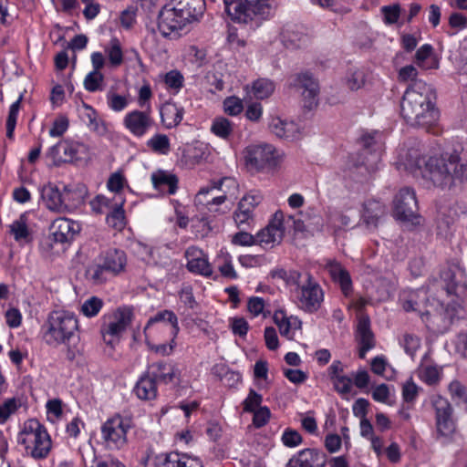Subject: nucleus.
<instances>
[{
	"label": "nucleus",
	"instance_id": "f257e3e1",
	"mask_svg": "<svg viewBox=\"0 0 467 467\" xmlns=\"http://www.w3.org/2000/svg\"><path fill=\"white\" fill-rule=\"evenodd\" d=\"M421 145L402 148L400 151L399 165L414 175H420L434 187L450 190L460 182V176L450 159L449 152L422 155Z\"/></svg>",
	"mask_w": 467,
	"mask_h": 467
},
{
	"label": "nucleus",
	"instance_id": "f03ea898",
	"mask_svg": "<svg viewBox=\"0 0 467 467\" xmlns=\"http://www.w3.org/2000/svg\"><path fill=\"white\" fill-rule=\"evenodd\" d=\"M436 95L431 85L415 80L406 89L400 103V113L411 126L429 130L438 119L435 108Z\"/></svg>",
	"mask_w": 467,
	"mask_h": 467
},
{
	"label": "nucleus",
	"instance_id": "7ed1b4c3",
	"mask_svg": "<svg viewBox=\"0 0 467 467\" xmlns=\"http://www.w3.org/2000/svg\"><path fill=\"white\" fill-rule=\"evenodd\" d=\"M425 299L426 292L423 289L411 292L408 299H405L402 303L403 309L407 312H419L421 320L430 330L435 333L445 332L457 316L460 304L454 302L452 304L450 302L445 304L440 299L435 298L431 302L428 299L423 304Z\"/></svg>",
	"mask_w": 467,
	"mask_h": 467
},
{
	"label": "nucleus",
	"instance_id": "20e7f679",
	"mask_svg": "<svg viewBox=\"0 0 467 467\" xmlns=\"http://www.w3.org/2000/svg\"><path fill=\"white\" fill-rule=\"evenodd\" d=\"M204 0H170L159 12L158 28L165 37L178 38L192 22L202 18Z\"/></svg>",
	"mask_w": 467,
	"mask_h": 467
},
{
	"label": "nucleus",
	"instance_id": "39448f33",
	"mask_svg": "<svg viewBox=\"0 0 467 467\" xmlns=\"http://www.w3.org/2000/svg\"><path fill=\"white\" fill-rule=\"evenodd\" d=\"M180 328L176 315L163 310L150 317L144 328L146 343L155 353L170 355Z\"/></svg>",
	"mask_w": 467,
	"mask_h": 467
},
{
	"label": "nucleus",
	"instance_id": "423d86ee",
	"mask_svg": "<svg viewBox=\"0 0 467 467\" xmlns=\"http://www.w3.org/2000/svg\"><path fill=\"white\" fill-rule=\"evenodd\" d=\"M78 320L73 312L54 310L42 326L43 340L52 348L68 345L72 339L78 337Z\"/></svg>",
	"mask_w": 467,
	"mask_h": 467
},
{
	"label": "nucleus",
	"instance_id": "0eeeda50",
	"mask_svg": "<svg viewBox=\"0 0 467 467\" xmlns=\"http://www.w3.org/2000/svg\"><path fill=\"white\" fill-rule=\"evenodd\" d=\"M17 443L34 459L46 458L52 445L46 428L36 419H29L24 422L17 434Z\"/></svg>",
	"mask_w": 467,
	"mask_h": 467
},
{
	"label": "nucleus",
	"instance_id": "6e6552de",
	"mask_svg": "<svg viewBox=\"0 0 467 467\" xmlns=\"http://www.w3.org/2000/svg\"><path fill=\"white\" fill-rule=\"evenodd\" d=\"M243 156L246 167L256 171H275L284 161V153L267 143L248 145Z\"/></svg>",
	"mask_w": 467,
	"mask_h": 467
},
{
	"label": "nucleus",
	"instance_id": "1a4fd4ad",
	"mask_svg": "<svg viewBox=\"0 0 467 467\" xmlns=\"http://www.w3.org/2000/svg\"><path fill=\"white\" fill-rule=\"evenodd\" d=\"M293 278H296L297 283L295 297L298 307L307 313L317 312L324 301L322 287L309 274L302 276L301 274L295 272Z\"/></svg>",
	"mask_w": 467,
	"mask_h": 467
},
{
	"label": "nucleus",
	"instance_id": "9d476101",
	"mask_svg": "<svg viewBox=\"0 0 467 467\" xmlns=\"http://www.w3.org/2000/svg\"><path fill=\"white\" fill-rule=\"evenodd\" d=\"M223 3L227 14L239 23L266 19L271 15L268 0H223Z\"/></svg>",
	"mask_w": 467,
	"mask_h": 467
},
{
	"label": "nucleus",
	"instance_id": "9b49d317",
	"mask_svg": "<svg viewBox=\"0 0 467 467\" xmlns=\"http://www.w3.org/2000/svg\"><path fill=\"white\" fill-rule=\"evenodd\" d=\"M131 420L119 414L108 419L101 426V438L107 448L121 450L128 443L127 433L131 429Z\"/></svg>",
	"mask_w": 467,
	"mask_h": 467
},
{
	"label": "nucleus",
	"instance_id": "f8f14e48",
	"mask_svg": "<svg viewBox=\"0 0 467 467\" xmlns=\"http://www.w3.org/2000/svg\"><path fill=\"white\" fill-rule=\"evenodd\" d=\"M47 155L57 163L80 161L87 159L89 155L88 145L74 140H64L52 146Z\"/></svg>",
	"mask_w": 467,
	"mask_h": 467
},
{
	"label": "nucleus",
	"instance_id": "ddd939ff",
	"mask_svg": "<svg viewBox=\"0 0 467 467\" xmlns=\"http://www.w3.org/2000/svg\"><path fill=\"white\" fill-rule=\"evenodd\" d=\"M394 216L402 222H410L413 224L420 223L418 216V202L415 192L410 188L401 189L395 196Z\"/></svg>",
	"mask_w": 467,
	"mask_h": 467
},
{
	"label": "nucleus",
	"instance_id": "4468645a",
	"mask_svg": "<svg viewBox=\"0 0 467 467\" xmlns=\"http://www.w3.org/2000/svg\"><path fill=\"white\" fill-rule=\"evenodd\" d=\"M132 312L129 308H119L110 317L109 322L101 327L104 342L113 347L119 342V337L130 325Z\"/></svg>",
	"mask_w": 467,
	"mask_h": 467
},
{
	"label": "nucleus",
	"instance_id": "2eb2a0df",
	"mask_svg": "<svg viewBox=\"0 0 467 467\" xmlns=\"http://www.w3.org/2000/svg\"><path fill=\"white\" fill-rule=\"evenodd\" d=\"M289 86L301 93L305 107L312 109L317 104L319 92L318 83L309 72L291 76Z\"/></svg>",
	"mask_w": 467,
	"mask_h": 467
},
{
	"label": "nucleus",
	"instance_id": "dca6fc26",
	"mask_svg": "<svg viewBox=\"0 0 467 467\" xmlns=\"http://www.w3.org/2000/svg\"><path fill=\"white\" fill-rule=\"evenodd\" d=\"M444 283L442 293L454 295L461 300L467 299V279L465 272L458 265H451L441 273Z\"/></svg>",
	"mask_w": 467,
	"mask_h": 467
},
{
	"label": "nucleus",
	"instance_id": "f3484780",
	"mask_svg": "<svg viewBox=\"0 0 467 467\" xmlns=\"http://www.w3.org/2000/svg\"><path fill=\"white\" fill-rule=\"evenodd\" d=\"M285 232V214L277 211L269 223L256 234L257 244L261 246H275L283 240Z\"/></svg>",
	"mask_w": 467,
	"mask_h": 467
},
{
	"label": "nucleus",
	"instance_id": "a211bd4d",
	"mask_svg": "<svg viewBox=\"0 0 467 467\" xmlns=\"http://www.w3.org/2000/svg\"><path fill=\"white\" fill-rule=\"evenodd\" d=\"M234 187L235 182L229 177H223L217 182H212L210 186H206V195L215 190L222 192V194L213 196L212 200L206 202V210L214 215L225 213L226 210L222 205L225 202L230 189Z\"/></svg>",
	"mask_w": 467,
	"mask_h": 467
},
{
	"label": "nucleus",
	"instance_id": "6ab92c4d",
	"mask_svg": "<svg viewBox=\"0 0 467 467\" xmlns=\"http://www.w3.org/2000/svg\"><path fill=\"white\" fill-rule=\"evenodd\" d=\"M360 140L364 148L363 154H366V152L371 154V161L368 160L364 165L368 172H373L378 168V163L380 161L381 153L384 150L383 134L379 130H373L363 134Z\"/></svg>",
	"mask_w": 467,
	"mask_h": 467
},
{
	"label": "nucleus",
	"instance_id": "aec40b11",
	"mask_svg": "<svg viewBox=\"0 0 467 467\" xmlns=\"http://www.w3.org/2000/svg\"><path fill=\"white\" fill-rule=\"evenodd\" d=\"M431 404L436 413V425L438 431L444 435H450L454 431L455 425L451 417L452 409L449 401L441 396L431 398Z\"/></svg>",
	"mask_w": 467,
	"mask_h": 467
},
{
	"label": "nucleus",
	"instance_id": "412c9836",
	"mask_svg": "<svg viewBox=\"0 0 467 467\" xmlns=\"http://www.w3.org/2000/svg\"><path fill=\"white\" fill-rule=\"evenodd\" d=\"M154 120L148 110L134 109L123 118V126L135 137H143L153 126Z\"/></svg>",
	"mask_w": 467,
	"mask_h": 467
},
{
	"label": "nucleus",
	"instance_id": "4be33fe9",
	"mask_svg": "<svg viewBox=\"0 0 467 467\" xmlns=\"http://www.w3.org/2000/svg\"><path fill=\"white\" fill-rule=\"evenodd\" d=\"M326 454L317 449H304L294 455L285 467H325Z\"/></svg>",
	"mask_w": 467,
	"mask_h": 467
},
{
	"label": "nucleus",
	"instance_id": "5701e85b",
	"mask_svg": "<svg viewBox=\"0 0 467 467\" xmlns=\"http://www.w3.org/2000/svg\"><path fill=\"white\" fill-rule=\"evenodd\" d=\"M51 227L55 242L60 244L71 241L80 231V225L78 222L65 217L54 220Z\"/></svg>",
	"mask_w": 467,
	"mask_h": 467
},
{
	"label": "nucleus",
	"instance_id": "b1692460",
	"mask_svg": "<svg viewBox=\"0 0 467 467\" xmlns=\"http://www.w3.org/2000/svg\"><path fill=\"white\" fill-rule=\"evenodd\" d=\"M332 279L337 282L345 296L352 290V281L349 273L334 259H326L324 265Z\"/></svg>",
	"mask_w": 467,
	"mask_h": 467
},
{
	"label": "nucleus",
	"instance_id": "393cba45",
	"mask_svg": "<svg viewBox=\"0 0 467 467\" xmlns=\"http://www.w3.org/2000/svg\"><path fill=\"white\" fill-rule=\"evenodd\" d=\"M357 338L360 345L359 358H365L367 352L375 347L374 335L370 329V320L367 316H361L358 318Z\"/></svg>",
	"mask_w": 467,
	"mask_h": 467
},
{
	"label": "nucleus",
	"instance_id": "a878e982",
	"mask_svg": "<svg viewBox=\"0 0 467 467\" xmlns=\"http://www.w3.org/2000/svg\"><path fill=\"white\" fill-rule=\"evenodd\" d=\"M258 202L259 201L253 195H246L241 199L238 209L234 213V220L238 228L244 229L245 225H250L253 221V210Z\"/></svg>",
	"mask_w": 467,
	"mask_h": 467
},
{
	"label": "nucleus",
	"instance_id": "bb28decb",
	"mask_svg": "<svg viewBox=\"0 0 467 467\" xmlns=\"http://www.w3.org/2000/svg\"><path fill=\"white\" fill-rule=\"evenodd\" d=\"M274 322L278 327L281 336L289 340L294 339L296 330L301 328V321L294 316H287L283 310H277L274 314Z\"/></svg>",
	"mask_w": 467,
	"mask_h": 467
},
{
	"label": "nucleus",
	"instance_id": "cd10ccee",
	"mask_svg": "<svg viewBox=\"0 0 467 467\" xmlns=\"http://www.w3.org/2000/svg\"><path fill=\"white\" fill-rule=\"evenodd\" d=\"M147 372L157 381L168 384L173 382L179 377L178 368L171 363L156 362L148 367Z\"/></svg>",
	"mask_w": 467,
	"mask_h": 467
},
{
	"label": "nucleus",
	"instance_id": "c85d7f7f",
	"mask_svg": "<svg viewBox=\"0 0 467 467\" xmlns=\"http://www.w3.org/2000/svg\"><path fill=\"white\" fill-rule=\"evenodd\" d=\"M350 218L347 214H344L337 210L328 208L326 213L325 223L321 219H317L315 225L318 231H322L326 223L327 227L332 230L334 233L348 226L350 224Z\"/></svg>",
	"mask_w": 467,
	"mask_h": 467
},
{
	"label": "nucleus",
	"instance_id": "c756f323",
	"mask_svg": "<svg viewBox=\"0 0 467 467\" xmlns=\"http://www.w3.org/2000/svg\"><path fill=\"white\" fill-rule=\"evenodd\" d=\"M87 195V189L84 185L65 186L63 191V202L65 213L72 212L79 207Z\"/></svg>",
	"mask_w": 467,
	"mask_h": 467
},
{
	"label": "nucleus",
	"instance_id": "7c9ffc66",
	"mask_svg": "<svg viewBox=\"0 0 467 467\" xmlns=\"http://www.w3.org/2000/svg\"><path fill=\"white\" fill-rule=\"evenodd\" d=\"M104 268L112 275L122 272L127 264L126 254L122 250L109 249L101 256Z\"/></svg>",
	"mask_w": 467,
	"mask_h": 467
},
{
	"label": "nucleus",
	"instance_id": "2f4dec72",
	"mask_svg": "<svg viewBox=\"0 0 467 467\" xmlns=\"http://www.w3.org/2000/svg\"><path fill=\"white\" fill-rule=\"evenodd\" d=\"M270 131L279 138L294 139L299 132L298 125L292 121L273 117L269 122Z\"/></svg>",
	"mask_w": 467,
	"mask_h": 467
},
{
	"label": "nucleus",
	"instance_id": "473e14b6",
	"mask_svg": "<svg viewBox=\"0 0 467 467\" xmlns=\"http://www.w3.org/2000/svg\"><path fill=\"white\" fill-rule=\"evenodd\" d=\"M133 392L141 400H152L158 394L157 383L146 371L137 381Z\"/></svg>",
	"mask_w": 467,
	"mask_h": 467
},
{
	"label": "nucleus",
	"instance_id": "72a5a7b5",
	"mask_svg": "<svg viewBox=\"0 0 467 467\" xmlns=\"http://www.w3.org/2000/svg\"><path fill=\"white\" fill-rule=\"evenodd\" d=\"M41 197L48 210L65 213L63 192H60L57 186L53 184L44 186L41 191Z\"/></svg>",
	"mask_w": 467,
	"mask_h": 467
},
{
	"label": "nucleus",
	"instance_id": "f704fd0d",
	"mask_svg": "<svg viewBox=\"0 0 467 467\" xmlns=\"http://www.w3.org/2000/svg\"><path fill=\"white\" fill-rule=\"evenodd\" d=\"M151 182L155 189L174 194L177 190L178 178L166 171L159 170L151 174Z\"/></svg>",
	"mask_w": 467,
	"mask_h": 467
},
{
	"label": "nucleus",
	"instance_id": "c9c22d12",
	"mask_svg": "<svg viewBox=\"0 0 467 467\" xmlns=\"http://www.w3.org/2000/svg\"><path fill=\"white\" fill-rule=\"evenodd\" d=\"M82 109L81 117L89 130L99 136H104L108 132V128L105 122L99 118L97 111L91 106L85 103Z\"/></svg>",
	"mask_w": 467,
	"mask_h": 467
},
{
	"label": "nucleus",
	"instance_id": "e433bc0d",
	"mask_svg": "<svg viewBox=\"0 0 467 467\" xmlns=\"http://www.w3.org/2000/svg\"><path fill=\"white\" fill-rule=\"evenodd\" d=\"M385 213V206L381 202L370 200L364 203L362 218L368 227H376Z\"/></svg>",
	"mask_w": 467,
	"mask_h": 467
},
{
	"label": "nucleus",
	"instance_id": "4c0bfd02",
	"mask_svg": "<svg viewBox=\"0 0 467 467\" xmlns=\"http://www.w3.org/2000/svg\"><path fill=\"white\" fill-rule=\"evenodd\" d=\"M397 287V280L394 276H381L375 283L376 296L379 302L389 300Z\"/></svg>",
	"mask_w": 467,
	"mask_h": 467
},
{
	"label": "nucleus",
	"instance_id": "58836bf2",
	"mask_svg": "<svg viewBox=\"0 0 467 467\" xmlns=\"http://www.w3.org/2000/svg\"><path fill=\"white\" fill-rule=\"evenodd\" d=\"M161 121L167 129H171L181 123L183 118V109L176 104L166 103L161 109Z\"/></svg>",
	"mask_w": 467,
	"mask_h": 467
},
{
	"label": "nucleus",
	"instance_id": "ea45409f",
	"mask_svg": "<svg viewBox=\"0 0 467 467\" xmlns=\"http://www.w3.org/2000/svg\"><path fill=\"white\" fill-rule=\"evenodd\" d=\"M9 228L10 234L16 242L27 244L32 240V234L27 225V216L26 213L21 214L17 220L14 221Z\"/></svg>",
	"mask_w": 467,
	"mask_h": 467
},
{
	"label": "nucleus",
	"instance_id": "a19ab883",
	"mask_svg": "<svg viewBox=\"0 0 467 467\" xmlns=\"http://www.w3.org/2000/svg\"><path fill=\"white\" fill-rule=\"evenodd\" d=\"M415 62L422 69H431L439 67V61L433 54V48L429 44L421 46L417 50Z\"/></svg>",
	"mask_w": 467,
	"mask_h": 467
},
{
	"label": "nucleus",
	"instance_id": "79ce46f5",
	"mask_svg": "<svg viewBox=\"0 0 467 467\" xmlns=\"http://www.w3.org/2000/svg\"><path fill=\"white\" fill-rule=\"evenodd\" d=\"M247 92H251L257 99L269 98L275 89V83L268 78H258L253 82L252 86H246Z\"/></svg>",
	"mask_w": 467,
	"mask_h": 467
},
{
	"label": "nucleus",
	"instance_id": "37998d69",
	"mask_svg": "<svg viewBox=\"0 0 467 467\" xmlns=\"http://www.w3.org/2000/svg\"><path fill=\"white\" fill-rule=\"evenodd\" d=\"M185 256L190 272L204 275V254L201 249L191 246L186 250Z\"/></svg>",
	"mask_w": 467,
	"mask_h": 467
},
{
	"label": "nucleus",
	"instance_id": "c03bdc74",
	"mask_svg": "<svg viewBox=\"0 0 467 467\" xmlns=\"http://www.w3.org/2000/svg\"><path fill=\"white\" fill-rule=\"evenodd\" d=\"M417 374L419 379L424 383L428 385H435L441 379V368L436 365L421 362L417 369Z\"/></svg>",
	"mask_w": 467,
	"mask_h": 467
},
{
	"label": "nucleus",
	"instance_id": "a18cd8bd",
	"mask_svg": "<svg viewBox=\"0 0 467 467\" xmlns=\"http://www.w3.org/2000/svg\"><path fill=\"white\" fill-rule=\"evenodd\" d=\"M146 146L148 149L158 155H168L171 151V140L166 134L156 133L150 137Z\"/></svg>",
	"mask_w": 467,
	"mask_h": 467
},
{
	"label": "nucleus",
	"instance_id": "49530a36",
	"mask_svg": "<svg viewBox=\"0 0 467 467\" xmlns=\"http://www.w3.org/2000/svg\"><path fill=\"white\" fill-rule=\"evenodd\" d=\"M456 212L449 207H440L437 212V229L439 234H442L447 233L451 225L454 223Z\"/></svg>",
	"mask_w": 467,
	"mask_h": 467
},
{
	"label": "nucleus",
	"instance_id": "de8ad7c7",
	"mask_svg": "<svg viewBox=\"0 0 467 467\" xmlns=\"http://www.w3.org/2000/svg\"><path fill=\"white\" fill-rule=\"evenodd\" d=\"M367 75L364 69L350 67L345 77V83L351 90H358L365 86Z\"/></svg>",
	"mask_w": 467,
	"mask_h": 467
},
{
	"label": "nucleus",
	"instance_id": "09e8293b",
	"mask_svg": "<svg viewBox=\"0 0 467 467\" xmlns=\"http://www.w3.org/2000/svg\"><path fill=\"white\" fill-rule=\"evenodd\" d=\"M124 201L116 202L112 211L108 214L106 221L107 223L119 231L122 230L126 225L125 212L123 210Z\"/></svg>",
	"mask_w": 467,
	"mask_h": 467
},
{
	"label": "nucleus",
	"instance_id": "8fccbe9b",
	"mask_svg": "<svg viewBox=\"0 0 467 467\" xmlns=\"http://www.w3.org/2000/svg\"><path fill=\"white\" fill-rule=\"evenodd\" d=\"M184 454L178 452H162L155 455L154 465L156 467H181Z\"/></svg>",
	"mask_w": 467,
	"mask_h": 467
},
{
	"label": "nucleus",
	"instance_id": "3c124183",
	"mask_svg": "<svg viewBox=\"0 0 467 467\" xmlns=\"http://www.w3.org/2000/svg\"><path fill=\"white\" fill-rule=\"evenodd\" d=\"M105 52L112 67H119L122 64L123 52L119 39L112 38L106 47Z\"/></svg>",
	"mask_w": 467,
	"mask_h": 467
},
{
	"label": "nucleus",
	"instance_id": "603ef678",
	"mask_svg": "<svg viewBox=\"0 0 467 467\" xmlns=\"http://www.w3.org/2000/svg\"><path fill=\"white\" fill-rule=\"evenodd\" d=\"M107 273L109 272L104 268V265L102 263L93 264L87 267L86 277L92 284L100 285L107 280Z\"/></svg>",
	"mask_w": 467,
	"mask_h": 467
},
{
	"label": "nucleus",
	"instance_id": "864d4df0",
	"mask_svg": "<svg viewBox=\"0 0 467 467\" xmlns=\"http://www.w3.org/2000/svg\"><path fill=\"white\" fill-rule=\"evenodd\" d=\"M450 159L454 162V167L460 176L461 181L463 178L465 171L467 169V147L462 148L460 151L454 150L449 152Z\"/></svg>",
	"mask_w": 467,
	"mask_h": 467
},
{
	"label": "nucleus",
	"instance_id": "5fc2aeb1",
	"mask_svg": "<svg viewBox=\"0 0 467 467\" xmlns=\"http://www.w3.org/2000/svg\"><path fill=\"white\" fill-rule=\"evenodd\" d=\"M448 390L452 400L463 404L467 409V389L463 384L459 380H452L448 386Z\"/></svg>",
	"mask_w": 467,
	"mask_h": 467
},
{
	"label": "nucleus",
	"instance_id": "6e6d98bb",
	"mask_svg": "<svg viewBox=\"0 0 467 467\" xmlns=\"http://www.w3.org/2000/svg\"><path fill=\"white\" fill-rule=\"evenodd\" d=\"M104 76L100 71L89 72L84 79V87L89 92H96L103 89Z\"/></svg>",
	"mask_w": 467,
	"mask_h": 467
},
{
	"label": "nucleus",
	"instance_id": "4d7b16f0",
	"mask_svg": "<svg viewBox=\"0 0 467 467\" xmlns=\"http://www.w3.org/2000/svg\"><path fill=\"white\" fill-rule=\"evenodd\" d=\"M211 131L222 139H226L232 133L233 126L227 119L217 118L212 124Z\"/></svg>",
	"mask_w": 467,
	"mask_h": 467
},
{
	"label": "nucleus",
	"instance_id": "13d9d810",
	"mask_svg": "<svg viewBox=\"0 0 467 467\" xmlns=\"http://www.w3.org/2000/svg\"><path fill=\"white\" fill-rule=\"evenodd\" d=\"M23 99V95H20L19 98L11 105L9 109V114L6 119V136L11 139L14 134V130L16 124L17 114L20 109V104Z\"/></svg>",
	"mask_w": 467,
	"mask_h": 467
},
{
	"label": "nucleus",
	"instance_id": "bf43d9fd",
	"mask_svg": "<svg viewBox=\"0 0 467 467\" xmlns=\"http://www.w3.org/2000/svg\"><path fill=\"white\" fill-rule=\"evenodd\" d=\"M184 78L178 70H171L164 76L167 88L177 93L183 86Z\"/></svg>",
	"mask_w": 467,
	"mask_h": 467
},
{
	"label": "nucleus",
	"instance_id": "052dcab7",
	"mask_svg": "<svg viewBox=\"0 0 467 467\" xmlns=\"http://www.w3.org/2000/svg\"><path fill=\"white\" fill-rule=\"evenodd\" d=\"M383 15V21L386 25H393L398 22L400 16V5L399 4L384 5L380 8Z\"/></svg>",
	"mask_w": 467,
	"mask_h": 467
},
{
	"label": "nucleus",
	"instance_id": "680f3d73",
	"mask_svg": "<svg viewBox=\"0 0 467 467\" xmlns=\"http://www.w3.org/2000/svg\"><path fill=\"white\" fill-rule=\"evenodd\" d=\"M102 306L103 302L101 299L92 296L83 303L81 306V312L84 316L92 317L99 314Z\"/></svg>",
	"mask_w": 467,
	"mask_h": 467
},
{
	"label": "nucleus",
	"instance_id": "e2e57ef3",
	"mask_svg": "<svg viewBox=\"0 0 467 467\" xmlns=\"http://www.w3.org/2000/svg\"><path fill=\"white\" fill-rule=\"evenodd\" d=\"M232 244L240 246H251L257 244L256 234L252 235L245 232L244 229H242L232 236Z\"/></svg>",
	"mask_w": 467,
	"mask_h": 467
},
{
	"label": "nucleus",
	"instance_id": "0e129e2a",
	"mask_svg": "<svg viewBox=\"0 0 467 467\" xmlns=\"http://www.w3.org/2000/svg\"><path fill=\"white\" fill-rule=\"evenodd\" d=\"M107 102L109 107L116 112L122 111L128 107L129 101L125 96L116 93H109L107 95Z\"/></svg>",
	"mask_w": 467,
	"mask_h": 467
},
{
	"label": "nucleus",
	"instance_id": "69168bd1",
	"mask_svg": "<svg viewBox=\"0 0 467 467\" xmlns=\"http://www.w3.org/2000/svg\"><path fill=\"white\" fill-rule=\"evenodd\" d=\"M62 404L59 399H53L47 402L46 408L50 420L56 421L61 418L63 414Z\"/></svg>",
	"mask_w": 467,
	"mask_h": 467
},
{
	"label": "nucleus",
	"instance_id": "338daca9",
	"mask_svg": "<svg viewBox=\"0 0 467 467\" xmlns=\"http://www.w3.org/2000/svg\"><path fill=\"white\" fill-rule=\"evenodd\" d=\"M402 345L405 352L413 358L420 347V339L417 336L405 334L403 337Z\"/></svg>",
	"mask_w": 467,
	"mask_h": 467
},
{
	"label": "nucleus",
	"instance_id": "774afa93",
	"mask_svg": "<svg viewBox=\"0 0 467 467\" xmlns=\"http://www.w3.org/2000/svg\"><path fill=\"white\" fill-rule=\"evenodd\" d=\"M419 393V387L413 381L412 378L407 379L402 385V397L406 402L415 400Z\"/></svg>",
	"mask_w": 467,
	"mask_h": 467
}]
</instances>
